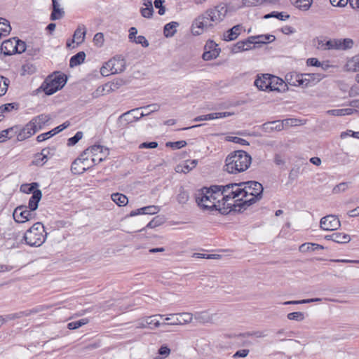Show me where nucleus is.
<instances>
[{"label": "nucleus", "mask_w": 359, "mask_h": 359, "mask_svg": "<svg viewBox=\"0 0 359 359\" xmlns=\"http://www.w3.org/2000/svg\"><path fill=\"white\" fill-rule=\"evenodd\" d=\"M304 79H302V84L304 88L312 86L323 79V75L319 73L302 74Z\"/></svg>", "instance_id": "obj_15"}, {"label": "nucleus", "mask_w": 359, "mask_h": 359, "mask_svg": "<svg viewBox=\"0 0 359 359\" xmlns=\"http://www.w3.org/2000/svg\"><path fill=\"white\" fill-rule=\"evenodd\" d=\"M48 308V307L46 306H38L33 308L32 309H29V310H26V311H20V312L15 313L6 315L4 317V318L6 319V322L8 320H15L17 318H21L24 316H29L32 314L42 312L45 310H46Z\"/></svg>", "instance_id": "obj_12"}, {"label": "nucleus", "mask_w": 359, "mask_h": 359, "mask_svg": "<svg viewBox=\"0 0 359 359\" xmlns=\"http://www.w3.org/2000/svg\"><path fill=\"white\" fill-rule=\"evenodd\" d=\"M287 318L290 320L302 321L305 318V316L303 312L297 311L288 313Z\"/></svg>", "instance_id": "obj_56"}, {"label": "nucleus", "mask_w": 359, "mask_h": 359, "mask_svg": "<svg viewBox=\"0 0 359 359\" xmlns=\"http://www.w3.org/2000/svg\"><path fill=\"white\" fill-rule=\"evenodd\" d=\"M112 67L114 74L123 72L126 69V62L121 56L114 57L108 61V66Z\"/></svg>", "instance_id": "obj_17"}, {"label": "nucleus", "mask_w": 359, "mask_h": 359, "mask_svg": "<svg viewBox=\"0 0 359 359\" xmlns=\"http://www.w3.org/2000/svg\"><path fill=\"white\" fill-rule=\"evenodd\" d=\"M170 352H171V351L168 347V346L162 345L158 351V353L161 355V357L156 358V359H165L169 356V355L170 354Z\"/></svg>", "instance_id": "obj_58"}, {"label": "nucleus", "mask_w": 359, "mask_h": 359, "mask_svg": "<svg viewBox=\"0 0 359 359\" xmlns=\"http://www.w3.org/2000/svg\"><path fill=\"white\" fill-rule=\"evenodd\" d=\"M177 315L178 320H180V325L189 323L193 319V315L190 313H182Z\"/></svg>", "instance_id": "obj_51"}, {"label": "nucleus", "mask_w": 359, "mask_h": 359, "mask_svg": "<svg viewBox=\"0 0 359 359\" xmlns=\"http://www.w3.org/2000/svg\"><path fill=\"white\" fill-rule=\"evenodd\" d=\"M160 210L159 207L156 205H149L146 207H143L135 210H133L130 212V217H134L140 214L144 215H154L158 212Z\"/></svg>", "instance_id": "obj_19"}, {"label": "nucleus", "mask_w": 359, "mask_h": 359, "mask_svg": "<svg viewBox=\"0 0 359 359\" xmlns=\"http://www.w3.org/2000/svg\"><path fill=\"white\" fill-rule=\"evenodd\" d=\"M207 11L210 15V20L217 25L225 18L228 12V6L225 3H220L213 8L208 9Z\"/></svg>", "instance_id": "obj_7"}, {"label": "nucleus", "mask_w": 359, "mask_h": 359, "mask_svg": "<svg viewBox=\"0 0 359 359\" xmlns=\"http://www.w3.org/2000/svg\"><path fill=\"white\" fill-rule=\"evenodd\" d=\"M168 323H163L162 326L165 325H180V320H178L177 314H170L169 317L165 319Z\"/></svg>", "instance_id": "obj_55"}, {"label": "nucleus", "mask_w": 359, "mask_h": 359, "mask_svg": "<svg viewBox=\"0 0 359 359\" xmlns=\"http://www.w3.org/2000/svg\"><path fill=\"white\" fill-rule=\"evenodd\" d=\"M48 160V157L41 156V155L36 154L34 159L32 161V164L35 165H43Z\"/></svg>", "instance_id": "obj_63"}, {"label": "nucleus", "mask_w": 359, "mask_h": 359, "mask_svg": "<svg viewBox=\"0 0 359 359\" xmlns=\"http://www.w3.org/2000/svg\"><path fill=\"white\" fill-rule=\"evenodd\" d=\"M145 8H141L140 13L144 18H150L153 15L154 8L151 4V0H149L144 3Z\"/></svg>", "instance_id": "obj_41"}, {"label": "nucleus", "mask_w": 359, "mask_h": 359, "mask_svg": "<svg viewBox=\"0 0 359 359\" xmlns=\"http://www.w3.org/2000/svg\"><path fill=\"white\" fill-rule=\"evenodd\" d=\"M355 111L351 108L339 109H331L328 110L327 113L332 116H341L344 115H350Z\"/></svg>", "instance_id": "obj_43"}, {"label": "nucleus", "mask_w": 359, "mask_h": 359, "mask_svg": "<svg viewBox=\"0 0 359 359\" xmlns=\"http://www.w3.org/2000/svg\"><path fill=\"white\" fill-rule=\"evenodd\" d=\"M251 39L254 41V48L260 46L262 44H266L276 39L275 36L271 34L252 36Z\"/></svg>", "instance_id": "obj_21"}, {"label": "nucleus", "mask_w": 359, "mask_h": 359, "mask_svg": "<svg viewBox=\"0 0 359 359\" xmlns=\"http://www.w3.org/2000/svg\"><path fill=\"white\" fill-rule=\"evenodd\" d=\"M39 184L37 182H32L31 184H23L20 186V190L21 192L25 194H30L37 189Z\"/></svg>", "instance_id": "obj_49"}, {"label": "nucleus", "mask_w": 359, "mask_h": 359, "mask_svg": "<svg viewBox=\"0 0 359 359\" xmlns=\"http://www.w3.org/2000/svg\"><path fill=\"white\" fill-rule=\"evenodd\" d=\"M141 108H135L131 110H129L123 114H122L119 118L118 121L124 126L128 125L130 123H133L134 121H137L140 120L142 116H140V114H139V110Z\"/></svg>", "instance_id": "obj_13"}, {"label": "nucleus", "mask_w": 359, "mask_h": 359, "mask_svg": "<svg viewBox=\"0 0 359 359\" xmlns=\"http://www.w3.org/2000/svg\"><path fill=\"white\" fill-rule=\"evenodd\" d=\"M140 108L143 110L140 113V116H146L153 112L158 111L160 109V105L157 103H154Z\"/></svg>", "instance_id": "obj_38"}, {"label": "nucleus", "mask_w": 359, "mask_h": 359, "mask_svg": "<svg viewBox=\"0 0 359 359\" xmlns=\"http://www.w3.org/2000/svg\"><path fill=\"white\" fill-rule=\"evenodd\" d=\"M33 127L34 126L29 122L27 123L25 126L18 133L17 135L18 140L23 141L35 134L36 132Z\"/></svg>", "instance_id": "obj_25"}, {"label": "nucleus", "mask_w": 359, "mask_h": 359, "mask_svg": "<svg viewBox=\"0 0 359 359\" xmlns=\"http://www.w3.org/2000/svg\"><path fill=\"white\" fill-rule=\"evenodd\" d=\"M53 2V11L50 15L52 20H59L62 18L65 12L62 9L60 8V4L57 0H52Z\"/></svg>", "instance_id": "obj_31"}, {"label": "nucleus", "mask_w": 359, "mask_h": 359, "mask_svg": "<svg viewBox=\"0 0 359 359\" xmlns=\"http://www.w3.org/2000/svg\"><path fill=\"white\" fill-rule=\"evenodd\" d=\"M112 67L108 66V62H107L100 69V73L103 76H107L110 74H114Z\"/></svg>", "instance_id": "obj_64"}, {"label": "nucleus", "mask_w": 359, "mask_h": 359, "mask_svg": "<svg viewBox=\"0 0 359 359\" xmlns=\"http://www.w3.org/2000/svg\"><path fill=\"white\" fill-rule=\"evenodd\" d=\"M341 226L339 219L337 216L329 215L320 219V227L324 231H334Z\"/></svg>", "instance_id": "obj_10"}, {"label": "nucleus", "mask_w": 359, "mask_h": 359, "mask_svg": "<svg viewBox=\"0 0 359 359\" xmlns=\"http://www.w3.org/2000/svg\"><path fill=\"white\" fill-rule=\"evenodd\" d=\"M33 127L34 126L29 122L27 123L25 126L18 133L17 135L18 140L23 141L35 134L36 132Z\"/></svg>", "instance_id": "obj_26"}, {"label": "nucleus", "mask_w": 359, "mask_h": 359, "mask_svg": "<svg viewBox=\"0 0 359 359\" xmlns=\"http://www.w3.org/2000/svg\"><path fill=\"white\" fill-rule=\"evenodd\" d=\"M218 55H219L218 50H205V51L203 53L202 58L204 60L208 61V60H210L216 58L217 57H218Z\"/></svg>", "instance_id": "obj_53"}, {"label": "nucleus", "mask_w": 359, "mask_h": 359, "mask_svg": "<svg viewBox=\"0 0 359 359\" xmlns=\"http://www.w3.org/2000/svg\"><path fill=\"white\" fill-rule=\"evenodd\" d=\"M302 74L289 73L286 74L285 79L287 82L293 86H302L304 88V84H302V79H304Z\"/></svg>", "instance_id": "obj_29"}, {"label": "nucleus", "mask_w": 359, "mask_h": 359, "mask_svg": "<svg viewBox=\"0 0 359 359\" xmlns=\"http://www.w3.org/2000/svg\"><path fill=\"white\" fill-rule=\"evenodd\" d=\"M46 233L41 222H36L25 233L23 239L27 245L39 247L46 241Z\"/></svg>", "instance_id": "obj_4"}, {"label": "nucleus", "mask_w": 359, "mask_h": 359, "mask_svg": "<svg viewBox=\"0 0 359 359\" xmlns=\"http://www.w3.org/2000/svg\"><path fill=\"white\" fill-rule=\"evenodd\" d=\"M108 154V149L99 144L93 145L84 151V155H87L88 156H99L98 162L103 161Z\"/></svg>", "instance_id": "obj_11"}, {"label": "nucleus", "mask_w": 359, "mask_h": 359, "mask_svg": "<svg viewBox=\"0 0 359 359\" xmlns=\"http://www.w3.org/2000/svg\"><path fill=\"white\" fill-rule=\"evenodd\" d=\"M246 43H244L243 41H240L234 44L231 48V52L233 53H238L241 51L248 50V48H245Z\"/></svg>", "instance_id": "obj_57"}, {"label": "nucleus", "mask_w": 359, "mask_h": 359, "mask_svg": "<svg viewBox=\"0 0 359 359\" xmlns=\"http://www.w3.org/2000/svg\"><path fill=\"white\" fill-rule=\"evenodd\" d=\"M324 246L317 244V243H306L302 244L299 250L302 252H306L309 251H315L317 250H323Z\"/></svg>", "instance_id": "obj_32"}, {"label": "nucleus", "mask_w": 359, "mask_h": 359, "mask_svg": "<svg viewBox=\"0 0 359 359\" xmlns=\"http://www.w3.org/2000/svg\"><path fill=\"white\" fill-rule=\"evenodd\" d=\"M163 223V219L159 216L154 217L146 226L147 228L153 229L160 226Z\"/></svg>", "instance_id": "obj_62"}, {"label": "nucleus", "mask_w": 359, "mask_h": 359, "mask_svg": "<svg viewBox=\"0 0 359 359\" xmlns=\"http://www.w3.org/2000/svg\"><path fill=\"white\" fill-rule=\"evenodd\" d=\"M163 317V316L161 314L147 316L146 323L148 324V328L154 329L162 325V323H160L159 318H162Z\"/></svg>", "instance_id": "obj_30"}, {"label": "nucleus", "mask_w": 359, "mask_h": 359, "mask_svg": "<svg viewBox=\"0 0 359 359\" xmlns=\"http://www.w3.org/2000/svg\"><path fill=\"white\" fill-rule=\"evenodd\" d=\"M252 158L243 150L235 151L227 156L225 160V170L236 174L246 170L250 165Z\"/></svg>", "instance_id": "obj_3"}, {"label": "nucleus", "mask_w": 359, "mask_h": 359, "mask_svg": "<svg viewBox=\"0 0 359 359\" xmlns=\"http://www.w3.org/2000/svg\"><path fill=\"white\" fill-rule=\"evenodd\" d=\"M177 202L181 205H184L189 199V194L187 191L183 187L179 189V192L176 196Z\"/></svg>", "instance_id": "obj_42"}, {"label": "nucleus", "mask_w": 359, "mask_h": 359, "mask_svg": "<svg viewBox=\"0 0 359 359\" xmlns=\"http://www.w3.org/2000/svg\"><path fill=\"white\" fill-rule=\"evenodd\" d=\"M26 50V43L16 39V44H15V54L24 53Z\"/></svg>", "instance_id": "obj_59"}, {"label": "nucleus", "mask_w": 359, "mask_h": 359, "mask_svg": "<svg viewBox=\"0 0 359 359\" xmlns=\"http://www.w3.org/2000/svg\"><path fill=\"white\" fill-rule=\"evenodd\" d=\"M15 131V133H17L18 128L17 127H12L6 130H2L0 132V143L5 142L7 139H10L12 137V136H8L9 133L11 132Z\"/></svg>", "instance_id": "obj_50"}, {"label": "nucleus", "mask_w": 359, "mask_h": 359, "mask_svg": "<svg viewBox=\"0 0 359 359\" xmlns=\"http://www.w3.org/2000/svg\"><path fill=\"white\" fill-rule=\"evenodd\" d=\"M69 125H70V123L69 121H65L62 125L58 126L57 127L53 128V130H51L47 133L39 135L36 137V140L39 142H43L46 140L50 138V137L59 133L60 132L62 131L63 130L67 128Z\"/></svg>", "instance_id": "obj_16"}, {"label": "nucleus", "mask_w": 359, "mask_h": 359, "mask_svg": "<svg viewBox=\"0 0 359 359\" xmlns=\"http://www.w3.org/2000/svg\"><path fill=\"white\" fill-rule=\"evenodd\" d=\"M215 23L210 20V15L206 11L198 15L193 22L191 25V32L194 35L198 36L212 29Z\"/></svg>", "instance_id": "obj_6"}, {"label": "nucleus", "mask_w": 359, "mask_h": 359, "mask_svg": "<svg viewBox=\"0 0 359 359\" xmlns=\"http://www.w3.org/2000/svg\"><path fill=\"white\" fill-rule=\"evenodd\" d=\"M327 240H330L337 243H347L351 241V237L348 234L336 232L330 235H327L325 237Z\"/></svg>", "instance_id": "obj_23"}, {"label": "nucleus", "mask_w": 359, "mask_h": 359, "mask_svg": "<svg viewBox=\"0 0 359 359\" xmlns=\"http://www.w3.org/2000/svg\"><path fill=\"white\" fill-rule=\"evenodd\" d=\"M194 318L200 323H208L212 321V316H210L207 311L198 312L195 313Z\"/></svg>", "instance_id": "obj_40"}, {"label": "nucleus", "mask_w": 359, "mask_h": 359, "mask_svg": "<svg viewBox=\"0 0 359 359\" xmlns=\"http://www.w3.org/2000/svg\"><path fill=\"white\" fill-rule=\"evenodd\" d=\"M271 74H263L262 76H257L255 81V85L259 90H269V86H271L270 79Z\"/></svg>", "instance_id": "obj_20"}, {"label": "nucleus", "mask_w": 359, "mask_h": 359, "mask_svg": "<svg viewBox=\"0 0 359 359\" xmlns=\"http://www.w3.org/2000/svg\"><path fill=\"white\" fill-rule=\"evenodd\" d=\"M227 193L231 194L234 210L241 211L254 204L262 197L263 187L256 181L227 184Z\"/></svg>", "instance_id": "obj_2"}, {"label": "nucleus", "mask_w": 359, "mask_h": 359, "mask_svg": "<svg viewBox=\"0 0 359 359\" xmlns=\"http://www.w3.org/2000/svg\"><path fill=\"white\" fill-rule=\"evenodd\" d=\"M270 18H276L278 20L285 21L290 18V15L285 12L273 11V12L264 15V18H266V19Z\"/></svg>", "instance_id": "obj_48"}, {"label": "nucleus", "mask_w": 359, "mask_h": 359, "mask_svg": "<svg viewBox=\"0 0 359 359\" xmlns=\"http://www.w3.org/2000/svg\"><path fill=\"white\" fill-rule=\"evenodd\" d=\"M269 80L271 83V86H269L270 91L283 93L288 89L287 83L278 76L271 75Z\"/></svg>", "instance_id": "obj_14"}, {"label": "nucleus", "mask_w": 359, "mask_h": 359, "mask_svg": "<svg viewBox=\"0 0 359 359\" xmlns=\"http://www.w3.org/2000/svg\"><path fill=\"white\" fill-rule=\"evenodd\" d=\"M15 44H16V38L5 40L1 46V52L6 55L15 54Z\"/></svg>", "instance_id": "obj_22"}, {"label": "nucleus", "mask_w": 359, "mask_h": 359, "mask_svg": "<svg viewBox=\"0 0 359 359\" xmlns=\"http://www.w3.org/2000/svg\"><path fill=\"white\" fill-rule=\"evenodd\" d=\"M243 27L241 25L233 26L223 34V39L226 41L235 40L241 34Z\"/></svg>", "instance_id": "obj_18"}, {"label": "nucleus", "mask_w": 359, "mask_h": 359, "mask_svg": "<svg viewBox=\"0 0 359 359\" xmlns=\"http://www.w3.org/2000/svg\"><path fill=\"white\" fill-rule=\"evenodd\" d=\"M86 34V28L85 25H79L74 33L72 42L76 43L77 45L81 44L84 41Z\"/></svg>", "instance_id": "obj_28"}, {"label": "nucleus", "mask_w": 359, "mask_h": 359, "mask_svg": "<svg viewBox=\"0 0 359 359\" xmlns=\"http://www.w3.org/2000/svg\"><path fill=\"white\" fill-rule=\"evenodd\" d=\"M354 42L351 39H338V50H347L353 46Z\"/></svg>", "instance_id": "obj_46"}, {"label": "nucleus", "mask_w": 359, "mask_h": 359, "mask_svg": "<svg viewBox=\"0 0 359 359\" xmlns=\"http://www.w3.org/2000/svg\"><path fill=\"white\" fill-rule=\"evenodd\" d=\"M33 127L34 126L29 122L27 123L25 126L18 133L17 135L18 140L23 141L35 134L36 132Z\"/></svg>", "instance_id": "obj_24"}, {"label": "nucleus", "mask_w": 359, "mask_h": 359, "mask_svg": "<svg viewBox=\"0 0 359 359\" xmlns=\"http://www.w3.org/2000/svg\"><path fill=\"white\" fill-rule=\"evenodd\" d=\"M88 323V319L87 318H83L77 321H74L69 323L67 324V327L69 330H76L84 325H86Z\"/></svg>", "instance_id": "obj_52"}, {"label": "nucleus", "mask_w": 359, "mask_h": 359, "mask_svg": "<svg viewBox=\"0 0 359 359\" xmlns=\"http://www.w3.org/2000/svg\"><path fill=\"white\" fill-rule=\"evenodd\" d=\"M290 1L299 9L308 11L312 5L313 0H290Z\"/></svg>", "instance_id": "obj_37"}, {"label": "nucleus", "mask_w": 359, "mask_h": 359, "mask_svg": "<svg viewBox=\"0 0 359 359\" xmlns=\"http://www.w3.org/2000/svg\"><path fill=\"white\" fill-rule=\"evenodd\" d=\"M26 205L18 206L13 211V217L18 223H24L27 221L34 219L35 214Z\"/></svg>", "instance_id": "obj_9"}, {"label": "nucleus", "mask_w": 359, "mask_h": 359, "mask_svg": "<svg viewBox=\"0 0 359 359\" xmlns=\"http://www.w3.org/2000/svg\"><path fill=\"white\" fill-rule=\"evenodd\" d=\"M67 81L64 74L54 73L48 76L42 83L38 90H42L47 95H50L62 89Z\"/></svg>", "instance_id": "obj_5"}, {"label": "nucleus", "mask_w": 359, "mask_h": 359, "mask_svg": "<svg viewBox=\"0 0 359 359\" xmlns=\"http://www.w3.org/2000/svg\"><path fill=\"white\" fill-rule=\"evenodd\" d=\"M9 79L0 76V96L4 95L8 90Z\"/></svg>", "instance_id": "obj_54"}, {"label": "nucleus", "mask_w": 359, "mask_h": 359, "mask_svg": "<svg viewBox=\"0 0 359 359\" xmlns=\"http://www.w3.org/2000/svg\"><path fill=\"white\" fill-rule=\"evenodd\" d=\"M198 163L197 160H191V161H187L183 166L178 165L176 168L177 172H182L184 173L189 172L190 170H191L193 168H194Z\"/></svg>", "instance_id": "obj_34"}, {"label": "nucleus", "mask_w": 359, "mask_h": 359, "mask_svg": "<svg viewBox=\"0 0 359 359\" xmlns=\"http://www.w3.org/2000/svg\"><path fill=\"white\" fill-rule=\"evenodd\" d=\"M89 156L84 155V151L80 156L74 160L71 166V170L74 174H82L88 168L93 167L88 160Z\"/></svg>", "instance_id": "obj_8"}, {"label": "nucleus", "mask_w": 359, "mask_h": 359, "mask_svg": "<svg viewBox=\"0 0 359 359\" xmlns=\"http://www.w3.org/2000/svg\"><path fill=\"white\" fill-rule=\"evenodd\" d=\"M196 202L204 210H217L222 215H227L234 210L235 206L231 194L227 193V184L203 187L196 195Z\"/></svg>", "instance_id": "obj_1"}, {"label": "nucleus", "mask_w": 359, "mask_h": 359, "mask_svg": "<svg viewBox=\"0 0 359 359\" xmlns=\"http://www.w3.org/2000/svg\"><path fill=\"white\" fill-rule=\"evenodd\" d=\"M83 137V133L78 131L73 137L68 140L67 145L74 146Z\"/></svg>", "instance_id": "obj_60"}, {"label": "nucleus", "mask_w": 359, "mask_h": 359, "mask_svg": "<svg viewBox=\"0 0 359 359\" xmlns=\"http://www.w3.org/2000/svg\"><path fill=\"white\" fill-rule=\"evenodd\" d=\"M293 334L292 331H286L285 329H279L275 333V336L278 338V341L280 342L285 341L287 338L292 337Z\"/></svg>", "instance_id": "obj_44"}, {"label": "nucleus", "mask_w": 359, "mask_h": 359, "mask_svg": "<svg viewBox=\"0 0 359 359\" xmlns=\"http://www.w3.org/2000/svg\"><path fill=\"white\" fill-rule=\"evenodd\" d=\"M85 58L86 53L83 51L79 52L71 57L69 61L70 67H74L81 65L82 62H83Z\"/></svg>", "instance_id": "obj_35"}, {"label": "nucleus", "mask_w": 359, "mask_h": 359, "mask_svg": "<svg viewBox=\"0 0 359 359\" xmlns=\"http://www.w3.org/2000/svg\"><path fill=\"white\" fill-rule=\"evenodd\" d=\"M264 128L266 130H271L280 131L283 130V123H281V121L279 120L264 123Z\"/></svg>", "instance_id": "obj_45"}, {"label": "nucleus", "mask_w": 359, "mask_h": 359, "mask_svg": "<svg viewBox=\"0 0 359 359\" xmlns=\"http://www.w3.org/2000/svg\"><path fill=\"white\" fill-rule=\"evenodd\" d=\"M111 199L118 206H125L128 203L127 196L120 193L111 194Z\"/></svg>", "instance_id": "obj_36"}, {"label": "nucleus", "mask_w": 359, "mask_h": 359, "mask_svg": "<svg viewBox=\"0 0 359 359\" xmlns=\"http://www.w3.org/2000/svg\"><path fill=\"white\" fill-rule=\"evenodd\" d=\"M18 107V104L15 102L6 104L1 105L0 107V112L4 113V112H7V111H11L13 109H17Z\"/></svg>", "instance_id": "obj_61"}, {"label": "nucleus", "mask_w": 359, "mask_h": 359, "mask_svg": "<svg viewBox=\"0 0 359 359\" xmlns=\"http://www.w3.org/2000/svg\"><path fill=\"white\" fill-rule=\"evenodd\" d=\"M348 71L353 72H359V54L353 57L347 64Z\"/></svg>", "instance_id": "obj_47"}, {"label": "nucleus", "mask_w": 359, "mask_h": 359, "mask_svg": "<svg viewBox=\"0 0 359 359\" xmlns=\"http://www.w3.org/2000/svg\"><path fill=\"white\" fill-rule=\"evenodd\" d=\"M179 23L177 22H171L166 24L164 27L163 33L165 37H172L177 32V27Z\"/></svg>", "instance_id": "obj_33"}, {"label": "nucleus", "mask_w": 359, "mask_h": 359, "mask_svg": "<svg viewBox=\"0 0 359 359\" xmlns=\"http://www.w3.org/2000/svg\"><path fill=\"white\" fill-rule=\"evenodd\" d=\"M11 31V27L8 20L0 18V34L1 36H6Z\"/></svg>", "instance_id": "obj_39"}, {"label": "nucleus", "mask_w": 359, "mask_h": 359, "mask_svg": "<svg viewBox=\"0 0 359 359\" xmlns=\"http://www.w3.org/2000/svg\"><path fill=\"white\" fill-rule=\"evenodd\" d=\"M42 198V192L40 189H36L29 200L27 208L30 210L35 211L39 206V203Z\"/></svg>", "instance_id": "obj_27"}]
</instances>
